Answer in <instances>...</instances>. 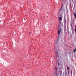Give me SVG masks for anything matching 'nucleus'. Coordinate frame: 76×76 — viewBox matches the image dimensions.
Returning a JSON list of instances; mask_svg holds the SVG:
<instances>
[{
	"label": "nucleus",
	"instance_id": "11",
	"mask_svg": "<svg viewBox=\"0 0 76 76\" xmlns=\"http://www.w3.org/2000/svg\"><path fill=\"white\" fill-rule=\"evenodd\" d=\"M56 54H57V53H56Z\"/></svg>",
	"mask_w": 76,
	"mask_h": 76
},
{
	"label": "nucleus",
	"instance_id": "6",
	"mask_svg": "<svg viewBox=\"0 0 76 76\" xmlns=\"http://www.w3.org/2000/svg\"><path fill=\"white\" fill-rule=\"evenodd\" d=\"M69 69V67H67V69Z\"/></svg>",
	"mask_w": 76,
	"mask_h": 76
},
{
	"label": "nucleus",
	"instance_id": "2",
	"mask_svg": "<svg viewBox=\"0 0 76 76\" xmlns=\"http://www.w3.org/2000/svg\"><path fill=\"white\" fill-rule=\"evenodd\" d=\"M61 32V30H60L58 31V36H59V34H60V33Z\"/></svg>",
	"mask_w": 76,
	"mask_h": 76
},
{
	"label": "nucleus",
	"instance_id": "7",
	"mask_svg": "<svg viewBox=\"0 0 76 76\" xmlns=\"http://www.w3.org/2000/svg\"><path fill=\"white\" fill-rule=\"evenodd\" d=\"M71 75H72V71H71Z\"/></svg>",
	"mask_w": 76,
	"mask_h": 76
},
{
	"label": "nucleus",
	"instance_id": "8",
	"mask_svg": "<svg viewBox=\"0 0 76 76\" xmlns=\"http://www.w3.org/2000/svg\"><path fill=\"white\" fill-rule=\"evenodd\" d=\"M75 32H76V28L75 29Z\"/></svg>",
	"mask_w": 76,
	"mask_h": 76
},
{
	"label": "nucleus",
	"instance_id": "5",
	"mask_svg": "<svg viewBox=\"0 0 76 76\" xmlns=\"http://www.w3.org/2000/svg\"><path fill=\"white\" fill-rule=\"evenodd\" d=\"M61 9L60 10H61V8H62V7H63V4L61 5Z\"/></svg>",
	"mask_w": 76,
	"mask_h": 76
},
{
	"label": "nucleus",
	"instance_id": "9",
	"mask_svg": "<svg viewBox=\"0 0 76 76\" xmlns=\"http://www.w3.org/2000/svg\"><path fill=\"white\" fill-rule=\"evenodd\" d=\"M31 32H29V34H31Z\"/></svg>",
	"mask_w": 76,
	"mask_h": 76
},
{
	"label": "nucleus",
	"instance_id": "3",
	"mask_svg": "<svg viewBox=\"0 0 76 76\" xmlns=\"http://www.w3.org/2000/svg\"><path fill=\"white\" fill-rule=\"evenodd\" d=\"M76 51V48H75V49H74L73 50V51L74 52V53H75V51Z\"/></svg>",
	"mask_w": 76,
	"mask_h": 76
},
{
	"label": "nucleus",
	"instance_id": "10",
	"mask_svg": "<svg viewBox=\"0 0 76 76\" xmlns=\"http://www.w3.org/2000/svg\"><path fill=\"white\" fill-rule=\"evenodd\" d=\"M68 74H69V72H68Z\"/></svg>",
	"mask_w": 76,
	"mask_h": 76
},
{
	"label": "nucleus",
	"instance_id": "1",
	"mask_svg": "<svg viewBox=\"0 0 76 76\" xmlns=\"http://www.w3.org/2000/svg\"><path fill=\"white\" fill-rule=\"evenodd\" d=\"M73 15L75 19H76V14L75 13H73Z\"/></svg>",
	"mask_w": 76,
	"mask_h": 76
},
{
	"label": "nucleus",
	"instance_id": "4",
	"mask_svg": "<svg viewBox=\"0 0 76 76\" xmlns=\"http://www.w3.org/2000/svg\"><path fill=\"white\" fill-rule=\"evenodd\" d=\"M59 20H62V18H61V17H60L59 18Z\"/></svg>",
	"mask_w": 76,
	"mask_h": 76
}]
</instances>
